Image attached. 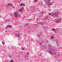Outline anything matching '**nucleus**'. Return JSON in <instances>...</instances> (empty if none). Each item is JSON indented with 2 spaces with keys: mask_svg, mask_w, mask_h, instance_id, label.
Wrapping results in <instances>:
<instances>
[{
  "mask_svg": "<svg viewBox=\"0 0 62 62\" xmlns=\"http://www.w3.org/2000/svg\"><path fill=\"white\" fill-rule=\"evenodd\" d=\"M14 14L16 17H17V16L18 15V13L17 12H15Z\"/></svg>",
  "mask_w": 62,
  "mask_h": 62,
  "instance_id": "f257e3e1",
  "label": "nucleus"
},
{
  "mask_svg": "<svg viewBox=\"0 0 62 62\" xmlns=\"http://www.w3.org/2000/svg\"><path fill=\"white\" fill-rule=\"evenodd\" d=\"M24 9V8L23 7L22 8H21V9H19V11H22V10H23V9Z\"/></svg>",
  "mask_w": 62,
  "mask_h": 62,
  "instance_id": "f03ea898",
  "label": "nucleus"
},
{
  "mask_svg": "<svg viewBox=\"0 0 62 62\" xmlns=\"http://www.w3.org/2000/svg\"><path fill=\"white\" fill-rule=\"evenodd\" d=\"M12 26L10 25H7L6 28V29H7V27H11Z\"/></svg>",
  "mask_w": 62,
  "mask_h": 62,
  "instance_id": "7ed1b4c3",
  "label": "nucleus"
},
{
  "mask_svg": "<svg viewBox=\"0 0 62 62\" xmlns=\"http://www.w3.org/2000/svg\"><path fill=\"white\" fill-rule=\"evenodd\" d=\"M60 22V20L59 19L58 20H57L56 21V23H59Z\"/></svg>",
  "mask_w": 62,
  "mask_h": 62,
  "instance_id": "20e7f679",
  "label": "nucleus"
},
{
  "mask_svg": "<svg viewBox=\"0 0 62 62\" xmlns=\"http://www.w3.org/2000/svg\"><path fill=\"white\" fill-rule=\"evenodd\" d=\"M20 6H25V5L24 4H20Z\"/></svg>",
  "mask_w": 62,
  "mask_h": 62,
  "instance_id": "39448f33",
  "label": "nucleus"
},
{
  "mask_svg": "<svg viewBox=\"0 0 62 62\" xmlns=\"http://www.w3.org/2000/svg\"><path fill=\"white\" fill-rule=\"evenodd\" d=\"M8 6H12V5L10 4H8Z\"/></svg>",
  "mask_w": 62,
  "mask_h": 62,
  "instance_id": "423d86ee",
  "label": "nucleus"
},
{
  "mask_svg": "<svg viewBox=\"0 0 62 62\" xmlns=\"http://www.w3.org/2000/svg\"><path fill=\"white\" fill-rule=\"evenodd\" d=\"M53 30L54 31H56V30L54 29H53Z\"/></svg>",
  "mask_w": 62,
  "mask_h": 62,
  "instance_id": "0eeeda50",
  "label": "nucleus"
},
{
  "mask_svg": "<svg viewBox=\"0 0 62 62\" xmlns=\"http://www.w3.org/2000/svg\"><path fill=\"white\" fill-rule=\"evenodd\" d=\"M13 62V61L12 60H11L10 61V62Z\"/></svg>",
  "mask_w": 62,
  "mask_h": 62,
  "instance_id": "6e6552de",
  "label": "nucleus"
},
{
  "mask_svg": "<svg viewBox=\"0 0 62 62\" xmlns=\"http://www.w3.org/2000/svg\"><path fill=\"white\" fill-rule=\"evenodd\" d=\"M51 39H53L54 38V37L52 36L51 37Z\"/></svg>",
  "mask_w": 62,
  "mask_h": 62,
  "instance_id": "1a4fd4ad",
  "label": "nucleus"
},
{
  "mask_svg": "<svg viewBox=\"0 0 62 62\" xmlns=\"http://www.w3.org/2000/svg\"><path fill=\"white\" fill-rule=\"evenodd\" d=\"M22 49L23 50H25V49L24 48H22Z\"/></svg>",
  "mask_w": 62,
  "mask_h": 62,
  "instance_id": "9d476101",
  "label": "nucleus"
},
{
  "mask_svg": "<svg viewBox=\"0 0 62 62\" xmlns=\"http://www.w3.org/2000/svg\"><path fill=\"white\" fill-rule=\"evenodd\" d=\"M35 2H37V1H38V0H35Z\"/></svg>",
  "mask_w": 62,
  "mask_h": 62,
  "instance_id": "9b49d317",
  "label": "nucleus"
},
{
  "mask_svg": "<svg viewBox=\"0 0 62 62\" xmlns=\"http://www.w3.org/2000/svg\"><path fill=\"white\" fill-rule=\"evenodd\" d=\"M2 43L3 44H5V43H3V42H2Z\"/></svg>",
  "mask_w": 62,
  "mask_h": 62,
  "instance_id": "f8f14e48",
  "label": "nucleus"
},
{
  "mask_svg": "<svg viewBox=\"0 0 62 62\" xmlns=\"http://www.w3.org/2000/svg\"><path fill=\"white\" fill-rule=\"evenodd\" d=\"M49 15H51V14L50 13H49Z\"/></svg>",
  "mask_w": 62,
  "mask_h": 62,
  "instance_id": "ddd939ff",
  "label": "nucleus"
},
{
  "mask_svg": "<svg viewBox=\"0 0 62 62\" xmlns=\"http://www.w3.org/2000/svg\"><path fill=\"white\" fill-rule=\"evenodd\" d=\"M48 2H49L50 0H47Z\"/></svg>",
  "mask_w": 62,
  "mask_h": 62,
  "instance_id": "4468645a",
  "label": "nucleus"
},
{
  "mask_svg": "<svg viewBox=\"0 0 62 62\" xmlns=\"http://www.w3.org/2000/svg\"><path fill=\"white\" fill-rule=\"evenodd\" d=\"M49 5V4H48V5Z\"/></svg>",
  "mask_w": 62,
  "mask_h": 62,
  "instance_id": "2eb2a0df",
  "label": "nucleus"
},
{
  "mask_svg": "<svg viewBox=\"0 0 62 62\" xmlns=\"http://www.w3.org/2000/svg\"><path fill=\"white\" fill-rule=\"evenodd\" d=\"M6 32H7V31H6Z\"/></svg>",
  "mask_w": 62,
  "mask_h": 62,
  "instance_id": "dca6fc26",
  "label": "nucleus"
},
{
  "mask_svg": "<svg viewBox=\"0 0 62 62\" xmlns=\"http://www.w3.org/2000/svg\"><path fill=\"white\" fill-rule=\"evenodd\" d=\"M0 17H1V16H0Z\"/></svg>",
  "mask_w": 62,
  "mask_h": 62,
  "instance_id": "f3484780",
  "label": "nucleus"
}]
</instances>
